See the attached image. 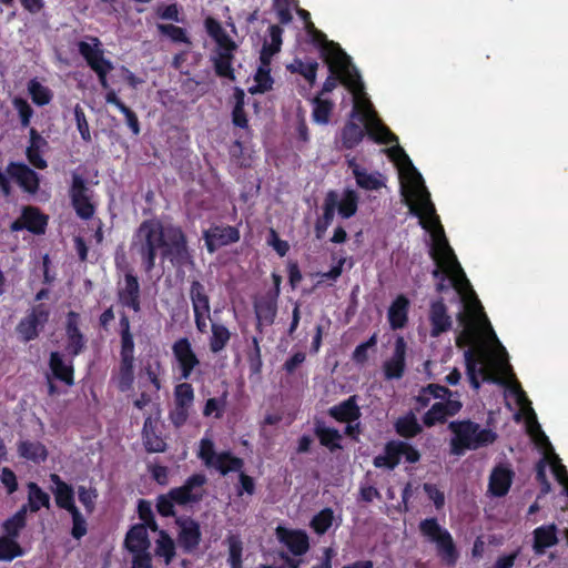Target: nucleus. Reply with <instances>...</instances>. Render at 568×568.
<instances>
[{"label":"nucleus","instance_id":"39","mask_svg":"<svg viewBox=\"0 0 568 568\" xmlns=\"http://www.w3.org/2000/svg\"><path fill=\"white\" fill-rule=\"evenodd\" d=\"M308 37L311 42L318 48L321 58L324 61L336 59L339 54H347L337 42L328 40L321 30L313 32Z\"/></svg>","mask_w":568,"mask_h":568},{"label":"nucleus","instance_id":"4","mask_svg":"<svg viewBox=\"0 0 568 568\" xmlns=\"http://www.w3.org/2000/svg\"><path fill=\"white\" fill-rule=\"evenodd\" d=\"M166 237L168 226L155 217L144 220L133 233L131 250L139 255L145 274L154 270L158 252L163 250Z\"/></svg>","mask_w":568,"mask_h":568},{"label":"nucleus","instance_id":"64","mask_svg":"<svg viewBox=\"0 0 568 568\" xmlns=\"http://www.w3.org/2000/svg\"><path fill=\"white\" fill-rule=\"evenodd\" d=\"M12 105L19 114L21 126L28 128L34 113L29 102L21 97H14L12 100Z\"/></svg>","mask_w":568,"mask_h":568},{"label":"nucleus","instance_id":"25","mask_svg":"<svg viewBox=\"0 0 568 568\" xmlns=\"http://www.w3.org/2000/svg\"><path fill=\"white\" fill-rule=\"evenodd\" d=\"M7 171L26 192L34 194L39 190V175L27 164L11 162Z\"/></svg>","mask_w":568,"mask_h":568},{"label":"nucleus","instance_id":"10","mask_svg":"<svg viewBox=\"0 0 568 568\" xmlns=\"http://www.w3.org/2000/svg\"><path fill=\"white\" fill-rule=\"evenodd\" d=\"M50 318V308L43 303L33 305L16 326V332L23 343L39 337Z\"/></svg>","mask_w":568,"mask_h":568},{"label":"nucleus","instance_id":"43","mask_svg":"<svg viewBox=\"0 0 568 568\" xmlns=\"http://www.w3.org/2000/svg\"><path fill=\"white\" fill-rule=\"evenodd\" d=\"M26 527H27V509H26V507H20L11 517L7 518L2 523V525H1V529L3 531L2 537L18 540L21 531Z\"/></svg>","mask_w":568,"mask_h":568},{"label":"nucleus","instance_id":"26","mask_svg":"<svg viewBox=\"0 0 568 568\" xmlns=\"http://www.w3.org/2000/svg\"><path fill=\"white\" fill-rule=\"evenodd\" d=\"M514 470L506 465H497L489 476L488 490L495 497H504L508 494L513 479Z\"/></svg>","mask_w":568,"mask_h":568},{"label":"nucleus","instance_id":"62","mask_svg":"<svg viewBox=\"0 0 568 568\" xmlns=\"http://www.w3.org/2000/svg\"><path fill=\"white\" fill-rule=\"evenodd\" d=\"M138 515L142 520L140 525H145L151 531H159V525L155 520L151 503L145 499H140L138 503Z\"/></svg>","mask_w":568,"mask_h":568},{"label":"nucleus","instance_id":"61","mask_svg":"<svg viewBox=\"0 0 568 568\" xmlns=\"http://www.w3.org/2000/svg\"><path fill=\"white\" fill-rule=\"evenodd\" d=\"M288 69L291 72L300 73L311 87L314 85L318 69V63L316 61L305 63L301 60H296L295 64H291Z\"/></svg>","mask_w":568,"mask_h":568},{"label":"nucleus","instance_id":"51","mask_svg":"<svg viewBox=\"0 0 568 568\" xmlns=\"http://www.w3.org/2000/svg\"><path fill=\"white\" fill-rule=\"evenodd\" d=\"M260 342V337L253 336L251 341V346L246 352L250 376H260L262 373L263 361Z\"/></svg>","mask_w":568,"mask_h":568},{"label":"nucleus","instance_id":"2","mask_svg":"<svg viewBox=\"0 0 568 568\" xmlns=\"http://www.w3.org/2000/svg\"><path fill=\"white\" fill-rule=\"evenodd\" d=\"M351 118L357 119L364 126H361L353 120L347 121L341 130L342 149H355L366 134L378 144H392V142H397V135L383 123L367 98H363L361 101H354Z\"/></svg>","mask_w":568,"mask_h":568},{"label":"nucleus","instance_id":"40","mask_svg":"<svg viewBox=\"0 0 568 568\" xmlns=\"http://www.w3.org/2000/svg\"><path fill=\"white\" fill-rule=\"evenodd\" d=\"M189 296L193 313H211L210 295L202 282L199 280H192L190 282Z\"/></svg>","mask_w":568,"mask_h":568},{"label":"nucleus","instance_id":"9","mask_svg":"<svg viewBox=\"0 0 568 568\" xmlns=\"http://www.w3.org/2000/svg\"><path fill=\"white\" fill-rule=\"evenodd\" d=\"M160 255L163 261L168 260L175 268L193 265L192 251L189 247L186 234L181 226L168 225V237Z\"/></svg>","mask_w":568,"mask_h":568},{"label":"nucleus","instance_id":"18","mask_svg":"<svg viewBox=\"0 0 568 568\" xmlns=\"http://www.w3.org/2000/svg\"><path fill=\"white\" fill-rule=\"evenodd\" d=\"M205 246L210 253L219 247L230 245L240 241V231L235 226L215 225L206 230L203 234Z\"/></svg>","mask_w":568,"mask_h":568},{"label":"nucleus","instance_id":"58","mask_svg":"<svg viewBox=\"0 0 568 568\" xmlns=\"http://www.w3.org/2000/svg\"><path fill=\"white\" fill-rule=\"evenodd\" d=\"M334 511L332 508L326 507L318 511L312 518L310 526L317 535H324L333 525Z\"/></svg>","mask_w":568,"mask_h":568},{"label":"nucleus","instance_id":"14","mask_svg":"<svg viewBox=\"0 0 568 568\" xmlns=\"http://www.w3.org/2000/svg\"><path fill=\"white\" fill-rule=\"evenodd\" d=\"M88 192L89 187L87 186L85 180L81 175L74 173L72 175L69 194L72 207L77 215L82 220H90L95 211Z\"/></svg>","mask_w":568,"mask_h":568},{"label":"nucleus","instance_id":"22","mask_svg":"<svg viewBox=\"0 0 568 568\" xmlns=\"http://www.w3.org/2000/svg\"><path fill=\"white\" fill-rule=\"evenodd\" d=\"M276 537L294 556H303L310 549L308 536L302 529H288L278 526L276 528Z\"/></svg>","mask_w":568,"mask_h":568},{"label":"nucleus","instance_id":"12","mask_svg":"<svg viewBox=\"0 0 568 568\" xmlns=\"http://www.w3.org/2000/svg\"><path fill=\"white\" fill-rule=\"evenodd\" d=\"M206 481L207 478L204 474H193L185 479L182 486L172 488L171 496L179 506L199 504L204 498L205 490L203 487Z\"/></svg>","mask_w":568,"mask_h":568},{"label":"nucleus","instance_id":"63","mask_svg":"<svg viewBox=\"0 0 568 568\" xmlns=\"http://www.w3.org/2000/svg\"><path fill=\"white\" fill-rule=\"evenodd\" d=\"M217 454L215 452V446L212 439L210 438H202L200 440V447L197 452V457L203 462V464L211 468L214 464V462L217 458Z\"/></svg>","mask_w":568,"mask_h":568},{"label":"nucleus","instance_id":"3","mask_svg":"<svg viewBox=\"0 0 568 568\" xmlns=\"http://www.w3.org/2000/svg\"><path fill=\"white\" fill-rule=\"evenodd\" d=\"M395 143L396 145L387 149L386 152L389 159L394 161H404L408 165L407 180L410 185L409 195L416 199V201H412L408 204L410 213L419 219L422 227H427L425 215H429L433 223H439V217L436 214L435 206L430 200V194L424 185L423 176L413 165L404 149L398 145V141Z\"/></svg>","mask_w":568,"mask_h":568},{"label":"nucleus","instance_id":"57","mask_svg":"<svg viewBox=\"0 0 568 568\" xmlns=\"http://www.w3.org/2000/svg\"><path fill=\"white\" fill-rule=\"evenodd\" d=\"M235 104L232 110V122L235 126L241 129L248 128V119L244 110L245 105V93L242 89L236 88L234 92Z\"/></svg>","mask_w":568,"mask_h":568},{"label":"nucleus","instance_id":"28","mask_svg":"<svg viewBox=\"0 0 568 568\" xmlns=\"http://www.w3.org/2000/svg\"><path fill=\"white\" fill-rule=\"evenodd\" d=\"M327 413L338 423L357 422L362 416L361 408L357 404V395H352L343 402L329 407Z\"/></svg>","mask_w":568,"mask_h":568},{"label":"nucleus","instance_id":"8","mask_svg":"<svg viewBox=\"0 0 568 568\" xmlns=\"http://www.w3.org/2000/svg\"><path fill=\"white\" fill-rule=\"evenodd\" d=\"M478 337L474 343H466L462 346H458L459 348L468 346V348L464 352V358L468 381L474 389H479L480 387L478 375H481L484 381L497 382L490 376L485 367L479 366L483 356V349L480 348L479 344L484 337L495 342H498V338H494V336H491L488 327L484 324V320H478Z\"/></svg>","mask_w":568,"mask_h":568},{"label":"nucleus","instance_id":"23","mask_svg":"<svg viewBox=\"0 0 568 568\" xmlns=\"http://www.w3.org/2000/svg\"><path fill=\"white\" fill-rule=\"evenodd\" d=\"M237 45L234 41L217 45L215 54L212 57V62L216 75L235 80L234 69L232 67L234 60V51Z\"/></svg>","mask_w":568,"mask_h":568},{"label":"nucleus","instance_id":"49","mask_svg":"<svg viewBox=\"0 0 568 568\" xmlns=\"http://www.w3.org/2000/svg\"><path fill=\"white\" fill-rule=\"evenodd\" d=\"M212 335L210 337L209 346L212 353H220L223 351L231 339V332L223 324L212 323Z\"/></svg>","mask_w":568,"mask_h":568},{"label":"nucleus","instance_id":"7","mask_svg":"<svg viewBox=\"0 0 568 568\" xmlns=\"http://www.w3.org/2000/svg\"><path fill=\"white\" fill-rule=\"evenodd\" d=\"M419 531L436 546L437 556L448 567H454L459 558V552L452 534L443 528L437 518H425L419 523Z\"/></svg>","mask_w":568,"mask_h":568},{"label":"nucleus","instance_id":"46","mask_svg":"<svg viewBox=\"0 0 568 568\" xmlns=\"http://www.w3.org/2000/svg\"><path fill=\"white\" fill-rule=\"evenodd\" d=\"M154 552L156 557L163 558L166 566L173 561L176 554L175 544L166 530H159Z\"/></svg>","mask_w":568,"mask_h":568},{"label":"nucleus","instance_id":"15","mask_svg":"<svg viewBox=\"0 0 568 568\" xmlns=\"http://www.w3.org/2000/svg\"><path fill=\"white\" fill-rule=\"evenodd\" d=\"M48 225V216L36 206H24L19 219L14 220L10 230L20 232L27 230L32 234L41 235L45 233Z\"/></svg>","mask_w":568,"mask_h":568},{"label":"nucleus","instance_id":"36","mask_svg":"<svg viewBox=\"0 0 568 568\" xmlns=\"http://www.w3.org/2000/svg\"><path fill=\"white\" fill-rule=\"evenodd\" d=\"M17 452L19 457L37 465L44 463L48 458V449L45 445L38 440H20L17 444Z\"/></svg>","mask_w":568,"mask_h":568},{"label":"nucleus","instance_id":"33","mask_svg":"<svg viewBox=\"0 0 568 568\" xmlns=\"http://www.w3.org/2000/svg\"><path fill=\"white\" fill-rule=\"evenodd\" d=\"M409 306L410 302L404 294L397 295L392 302L388 308L387 318L389 326L393 329H400L406 326L408 322Z\"/></svg>","mask_w":568,"mask_h":568},{"label":"nucleus","instance_id":"54","mask_svg":"<svg viewBox=\"0 0 568 568\" xmlns=\"http://www.w3.org/2000/svg\"><path fill=\"white\" fill-rule=\"evenodd\" d=\"M358 195L354 190H345L341 201L337 200V211L343 219L354 216L358 209Z\"/></svg>","mask_w":568,"mask_h":568},{"label":"nucleus","instance_id":"48","mask_svg":"<svg viewBox=\"0 0 568 568\" xmlns=\"http://www.w3.org/2000/svg\"><path fill=\"white\" fill-rule=\"evenodd\" d=\"M313 111L312 119L315 123L326 125L329 122L331 114L334 109V103L331 100L322 99V97L316 95L312 100Z\"/></svg>","mask_w":568,"mask_h":568},{"label":"nucleus","instance_id":"19","mask_svg":"<svg viewBox=\"0 0 568 568\" xmlns=\"http://www.w3.org/2000/svg\"><path fill=\"white\" fill-rule=\"evenodd\" d=\"M463 408L459 399L448 398L445 402H437L424 414L423 423L426 427L443 424L448 417L457 415Z\"/></svg>","mask_w":568,"mask_h":568},{"label":"nucleus","instance_id":"31","mask_svg":"<svg viewBox=\"0 0 568 568\" xmlns=\"http://www.w3.org/2000/svg\"><path fill=\"white\" fill-rule=\"evenodd\" d=\"M124 546L131 554L149 552L151 546L145 525H133L126 532Z\"/></svg>","mask_w":568,"mask_h":568},{"label":"nucleus","instance_id":"59","mask_svg":"<svg viewBox=\"0 0 568 568\" xmlns=\"http://www.w3.org/2000/svg\"><path fill=\"white\" fill-rule=\"evenodd\" d=\"M376 346H377V334L374 333L366 342H363L355 347V349L352 354V361L356 365L364 366L369 358L368 352L371 349L373 352H376Z\"/></svg>","mask_w":568,"mask_h":568},{"label":"nucleus","instance_id":"16","mask_svg":"<svg viewBox=\"0 0 568 568\" xmlns=\"http://www.w3.org/2000/svg\"><path fill=\"white\" fill-rule=\"evenodd\" d=\"M172 353L178 362L180 369V378L189 379L200 361L192 348V344L187 337H181L172 345Z\"/></svg>","mask_w":568,"mask_h":568},{"label":"nucleus","instance_id":"60","mask_svg":"<svg viewBox=\"0 0 568 568\" xmlns=\"http://www.w3.org/2000/svg\"><path fill=\"white\" fill-rule=\"evenodd\" d=\"M204 26L206 32L212 39H214L217 45H223L233 41L216 19L207 17L204 21Z\"/></svg>","mask_w":568,"mask_h":568},{"label":"nucleus","instance_id":"56","mask_svg":"<svg viewBox=\"0 0 568 568\" xmlns=\"http://www.w3.org/2000/svg\"><path fill=\"white\" fill-rule=\"evenodd\" d=\"M28 92L32 102L39 106L49 104L53 98L52 91L37 79H31L28 82Z\"/></svg>","mask_w":568,"mask_h":568},{"label":"nucleus","instance_id":"32","mask_svg":"<svg viewBox=\"0 0 568 568\" xmlns=\"http://www.w3.org/2000/svg\"><path fill=\"white\" fill-rule=\"evenodd\" d=\"M337 206V193L335 191L327 192L324 204H323V214L318 217L314 225L315 237L317 240H322L327 231L328 226L332 224L335 215Z\"/></svg>","mask_w":568,"mask_h":568},{"label":"nucleus","instance_id":"21","mask_svg":"<svg viewBox=\"0 0 568 568\" xmlns=\"http://www.w3.org/2000/svg\"><path fill=\"white\" fill-rule=\"evenodd\" d=\"M254 313L256 316V331L262 334L263 326L274 324L277 315V298L274 295L264 294L253 302Z\"/></svg>","mask_w":568,"mask_h":568},{"label":"nucleus","instance_id":"6","mask_svg":"<svg viewBox=\"0 0 568 568\" xmlns=\"http://www.w3.org/2000/svg\"><path fill=\"white\" fill-rule=\"evenodd\" d=\"M329 74L325 79L321 92L317 94L331 93L338 83L343 84L353 95L354 101H361L365 95V87L358 70L353 65L348 54H339L338 58L325 61Z\"/></svg>","mask_w":568,"mask_h":568},{"label":"nucleus","instance_id":"37","mask_svg":"<svg viewBox=\"0 0 568 568\" xmlns=\"http://www.w3.org/2000/svg\"><path fill=\"white\" fill-rule=\"evenodd\" d=\"M402 458V440H389L384 446V455L374 457L373 465L376 468L395 469Z\"/></svg>","mask_w":568,"mask_h":568},{"label":"nucleus","instance_id":"24","mask_svg":"<svg viewBox=\"0 0 568 568\" xmlns=\"http://www.w3.org/2000/svg\"><path fill=\"white\" fill-rule=\"evenodd\" d=\"M430 336L439 337L452 328L453 322L443 297L432 301L429 306Z\"/></svg>","mask_w":568,"mask_h":568},{"label":"nucleus","instance_id":"38","mask_svg":"<svg viewBox=\"0 0 568 568\" xmlns=\"http://www.w3.org/2000/svg\"><path fill=\"white\" fill-rule=\"evenodd\" d=\"M314 435L320 444L327 448L331 453L342 449V435L338 429L325 426L324 422L316 420L314 424Z\"/></svg>","mask_w":568,"mask_h":568},{"label":"nucleus","instance_id":"42","mask_svg":"<svg viewBox=\"0 0 568 568\" xmlns=\"http://www.w3.org/2000/svg\"><path fill=\"white\" fill-rule=\"evenodd\" d=\"M142 440L148 453H164L166 450V443L156 434L151 416L144 420Z\"/></svg>","mask_w":568,"mask_h":568},{"label":"nucleus","instance_id":"29","mask_svg":"<svg viewBox=\"0 0 568 568\" xmlns=\"http://www.w3.org/2000/svg\"><path fill=\"white\" fill-rule=\"evenodd\" d=\"M30 140L26 150L29 163L38 170H44L48 166L47 161L42 158V151L48 146V141L34 129L29 131Z\"/></svg>","mask_w":568,"mask_h":568},{"label":"nucleus","instance_id":"34","mask_svg":"<svg viewBox=\"0 0 568 568\" xmlns=\"http://www.w3.org/2000/svg\"><path fill=\"white\" fill-rule=\"evenodd\" d=\"M49 368L55 379L68 386L74 384V367L72 359L69 364L63 361V356L59 352H51L49 357Z\"/></svg>","mask_w":568,"mask_h":568},{"label":"nucleus","instance_id":"5","mask_svg":"<svg viewBox=\"0 0 568 568\" xmlns=\"http://www.w3.org/2000/svg\"><path fill=\"white\" fill-rule=\"evenodd\" d=\"M452 433L449 452L454 456H462L467 450H477L494 444L497 434L490 428H481L471 419L452 420L448 424Z\"/></svg>","mask_w":568,"mask_h":568},{"label":"nucleus","instance_id":"44","mask_svg":"<svg viewBox=\"0 0 568 568\" xmlns=\"http://www.w3.org/2000/svg\"><path fill=\"white\" fill-rule=\"evenodd\" d=\"M28 503L21 507H26L27 513H38L42 507L50 508V496L37 483L28 484Z\"/></svg>","mask_w":568,"mask_h":568},{"label":"nucleus","instance_id":"50","mask_svg":"<svg viewBox=\"0 0 568 568\" xmlns=\"http://www.w3.org/2000/svg\"><path fill=\"white\" fill-rule=\"evenodd\" d=\"M355 181L358 187L366 191H377L385 186L379 172L369 173L365 168L362 171H355Z\"/></svg>","mask_w":568,"mask_h":568},{"label":"nucleus","instance_id":"13","mask_svg":"<svg viewBox=\"0 0 568 568\" xmlns=\"http://www.w3.org/2000/svg\"><path fill=\"white\" fill-rule=\"evenodd\" d=\"M175 525L179 527L178 545L185 554H194L201 541L202 531L200 523L192 517H175Z\"/></svg>","mask_w":568,"mask_h":568},{"label":"nucleus","instance_id":"41","mask_svg":"<svg viewBox=\"0 0 568 568\" xmlns=\"http://www.w3.org/2000/svg\"><path fill=\"white\" fill-rule=\"evenodd\" d=\"M268 34L271 41H265L263 43L261 53H260V62L264 65L271 64L272 58L281 51L282 47V34L283 29L277 24H272L268 28Z\"/></svg>","mask_w":568,"mask_h":568},{"label":"nucleus","instance_id":"35","mask_svg":"<svg viewBox=\"0 0 568 568\" xmlns=\"http://www.w3.org/2000/svg\"><path fill=\"white\" fill-rule=\"evenodd\" d=\"M121 337V349H120V372L122 378H126L129 383L133 379L134 368V338L133 334L120 336Z\"/></svg>","mask_w":568,"mask_h":568},{"label":"nucleus","instance_id":"53","mask_svg":"<svg viewBox=\"0 0 568 568\" xmlns=\"http://www.w3.org/2000/svg\"><path fill=\"white\" fill-rule=\"evenodd\" d=\"M270 65L271 64H262L258 67L255 75H254V81H255V85H253L252 88H250V93L252 94H262V93H265L270 90H272L273 88V83H274V80L273 78L271 77V69H270Z\"/></svg>","mask_w":568,"mask_h":568},{"label":"nucleus","instance_id":"30","mask_svg":"<svg viewBox=\"0 0 568 568\" xmlns=\"http://www.w3.org/2000/svg\"><path fill=\"white\" fill-rule=\"evenodd\" d=\"M50 480L55 485L53 490L55 504L60 509L67 510L69 514L77 510L74 503V490L71 485L61 479L57 474L50 475Z\"/></svg>","mask_w":568,"mask_h":568},{"label":"nucleus","instance_id":"52","mask_svg":"<svg viewBox=\"0 0 568 568\" xmlns=\"http://www.w3.org/2000/svg\"><path fill=\"white\" fill-rule=\"evenodd\" d=\"M225 541L229 546L227 564L230 568H243V541L240 535L230 534Z\"/></svg>","mask_w":568,"mask_h":568},{"label":"nucleus","instance_id":"47","mask_svg":"<svg viewBox=\"0 0 568 568\" xmlns=\"http://www.w3.org/2000/svg\"><path fill=\"white\" fill-rule=\"evenodd\" d=\"M395 430L400 437L413 438L420 434L423 428L419 425L416 416L410 413L399 417L395 422Z\"/></svg>","mask_w":568,"mask_h":568},{"label":"nucleus","instance_id":"20","mask_svg":"<svg viewBox=\"0 0 568 568\" xmlns=\"http://www.w3.org/2000/svg\"><path fill=\"white\" fill-rule=\"evenodd\" d=\"M407 344L403 336H397L394 344V352L390 358L383 365L386 379H399L404 376L406 368Z\"/></svg>","mask_w":568,"mask_h":568},{"label":"nucleus","instance_id":"45","mask_svg":"<svg viewBox=\"0 0 568 568\" xmlns=\"http://www.w3.org/2000/svg\"><path fill=\"white\" fill-rule=\"evenodd\" d=\"M243 467L244 460L241 457L224 450L217 454V458L211 468H215L222 476H225L232 471H241Z\"/></svg>","mask_w":568,"mask_h":568},{"label":"nucleus","instance_id":"55","mask_svg":"<svg viewBox=\"0 0 568 568\" xmlns=\"http://www.w3.org/2000/svg\"><path fill=\"white\" fill-rule=\"evenodd\" d=\"M26 549L18 540L0 536V561L10 562L26 555Z\"/></svg>","mask_w":568,"mask_h":568},{"label":"nucleus","instance_id":"1","mask_svg":"<svg viewBox=\"0 0 568 568\" xmlns=\"http://www.w3.org/2000/svg\"><path fill=\"white\" fill-rule=\"evenodd\" d=\"M425 216L427 223V227H425L426 230L438 226L442 231V237L435 240L429 251V255L436 264L435 268L432 271V275L438 281L444 277H449L454 290L464 301V311L457 316L459 324L463 326V331L456 337V346H462L466 343H474L477 339L479 332L478 320H484V324L488 327L489 333L494 338H496V333L484 312L480 301L474 292L469 280L457 260V256L445 237L440 222L433 223L429 215Z\"/></svg>","mask_w":568,"mask_h":568},{"label":"nucleus","instance_id":"27","mask_svg":"<svg viewBox=\"0 0 568 568\" xmlns=\"http://www.w3.org/2000/svg\"><path fill=\"white\" fill-rule=\"evenodd\" d=\"M558 528L556 524L541 525L532 531V550L535 555H545L548 548L556 546L559 542Z\"/></svg>","mask_w":568,"mask_h":568},{"label":"nucleus","instance_id":"11","mask_svg":"<svg viewBox=\"0 0 568 568\" xmlns=\"http://www.w3.org/2000/svg\"><path fill=\"white\" fill-rule=\"evenodd\" d=\"M93 45L85 41L78 43L79 53L83 57L88 65L97 73L99 82L103 89L109 88L108 74L113 70V64L105 59L103 51L100 49V40L91 38Z\"/></svg>","mask_w":568,"mask_h":568},{"label":"nucleus","instance_id":"17","mask_svg":"<svg viewBox=\"0 0 568 568\" xmlns=\"http://www.w3.org/2000/svg\"><path fill=\"white\" fill-rule=\"evenodd\" d=\"M118 300L123 307H128L134 312L141 310V290L138 276L133 270L125 272L123 286L118 290Z\"/></svg>","mask_w":568,"mask_h":568}]
</instances>
